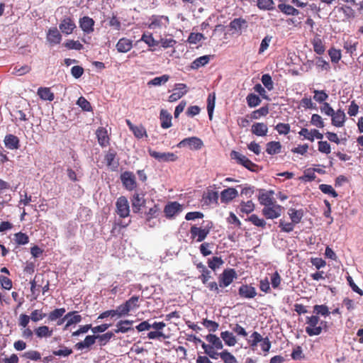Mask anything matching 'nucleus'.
<instances>
[{
    "label": "nucleus",
    "mask_w": 363,
    "mask_h": 363,
    "mask_svg": "<svg viewBox=\"0 0 363 363\" xmlns=\"http://www.w3.org/2000/svg\"><path fill=\"white\" fill-rule=\"evenodd\" d=\"M289 216L294 223L298 224L301 221L303 216V211L302 209L296 210L291 208L289 210Z\"/></svg>",
    "instance_id": "7c9ffc66"
},
{
    "label": "nucleus",
    "mask_w": 363,
    "mask_h": 363,
    "mask_svg": "<svg viewBox=\"0 0 363 363\" xmlns=\"http://www.w3.org/2000/svg\"><path fill=\"white\" fill-rule=\"evenodd\" d=\"M268 113L269 108L267 106H265L252 111V113H251V118L252 119H258L262 116H266Z\"/></svg>",
    "instance_id": "4d7b16f0"
},
{
    "label": "nucleus",
    "mask_w": 363,
    "mask_h": 363,
    "mask_svg": "<svg viewBox=\"0 0 363 363\" xmlns=\"http://www.w3.org/2000/svg\"><path fill=\"white\" fill-rule=\"evenodd\" d=\"M96 340H98L99 345L104 346L113 337V333L112 332H108L103 335H96Z\"/></svg>",
    "instance_id": "5fc2aeb1"
},
{
    "label": "nucleus",
    "mask_w": 363,
    "mask_h": 363,
    "mask_svg": "<svg viewBox=\"0 0 363 363\" xmlns=\"http://www.w3.org/2000/svg\"><path fill=\"white\" fill-rule=\"evenodd\" d=\"M96 340V335H87L84 341L77 342L75 347L77 350H82L86 347L88 348L95 343Z\"/></svg>",
    "instance_id": "c756f323"
},
{
    "label": "nucleus",
    "mask_w": 363,
    "mask_h": 363,
    "mask_svg": "<svg viewBox=\"0 0 363 363\" xmlns=\"http://www.w3.org/2000/svg\"><path fill=\"white\" fill-rule=\"evenodd\" d=\"M212 247H213L212 243L204 242L200 245L199 250H200L201 254L203 257H206V256H208L212 254V251L211 250V249Z\"/></svg>",
    "instance_id": "e2e57ef3"
},
{
    "label": "nucleus",
    "mask_w": 363,
    "mask_h": 363,
    "mask_svg": "<svg viewBox=\"0 0 363 363\" xmlns=\"http://www.w3.org/2000/svg\"><path fill=\"white\" fill-rule=\"evenodd\" d=\"M251 131L254 135L257 136L263 137L267 135L268 128L267 125L264 123H255L252 125Z\"/></svg>",
    "instance_id": "5701e85b"
},
{
    "label": "nucleus",
    "mask_w": 363,
    "mask_h": 363,
    "mask_svg": "<svg viewBox=\"0 0 363 363\" xmlns=\"http://www.w3.org/2000/svg\"><path fill=\"white\" fill-rule=\"evenodd\" d=\"M186 92V85L184 84H178L174 89V92L169 96V101L170 102L176 101L181 99Z\"/></svg>",
    "instance_id": "f3484780"
},
{
    "label": "nucleus",
    "mask_w": 363,
    "mask_h": 363,
    "mask_svg": "<svg viewBox=\"0 0 363 363\" xmlns=\"http://www.w3.org/2000/svg\"><path fill=\"white\" fill-rule=\"evenodd\" d=\"M220 337L228 346H234L237 343L235 336L229 331H224L220 333Z\"/></svg>",
    "instance_id": "2f4dec72"
},
{
    "label": "nucleus",
    "mask_w": 363,
    "mask_h": 363,
    "mask_svg": "<svg viewBox=\"0 0 363 363\" xmlns=\"http://www.w3.org/2000/svg\"><path fill=\"white\" fill-rule=\"evenodd\" d=\"M238 195L235 188H228L221 191L220 200L223 203H228Z\"/></svg>",
    "instance_id": "412c9836"
},
{
    "label": "nucleus",
    "mask_w": 363,
    "mask_h": 363,
    "mask_svg": "<svg viewBox=\"0 0 363 363\" xmlns=\"http://www.w3.org/2000/svg\"><path fill=\"white\" fill-rule=\"evenodd\" d=\"M133 323V320H120L116 324V329L114 330V332L116 333H125L128 332L129 330H133V328L131 327Z\"/></svg>",
    "instance_id": "393cba45"
},
{
    "label": "nucleus",
    "mask_w": 363,
    "mask_h": 363,
    "mask_svg": "<svg viewBox=\"0 0 363 363\" xmlns=\"http://www.w3.org/2000/svg\"><path fill=\"white\" fill-rule=\"evenodd\" d=\"M79 24L80 28L84 33L90 34L94 30L95 21L89 16H83L79 18Z\"/></svg>",
    "instance_id": "ddd939ff"
},
{
    "label": "nucleus",
    "mask_w": 363,
    "mask_h": 363,
    "mask_svg": "<svg viewBox=\"0 0 363 363\" xmlns=\"http://www.w3.org/2000/svg\"><path fill=\"white\" fill-rule=\"evenodd\" d=\"M281 145L278 141H271L266 145V152L267 154L273 155L281 152Z\"/></svg>",
    "instance_id": "cd10ccee"
},
{
    "label": "nucleus",
    "mask_w": 363,
    "mask_h": 363,
    "mask_svg": "<svg viewBox=\"0 0 363 363\" xmlns=\"http://www.w3.org/2000/svg\"><path fill=\"white\" fill-rule=\"evenodd\" d=\"M223 264L224 262L220 257H213L208 259V266L213 271H216Z\"/></svg>",
    "instance_id": "79ce46f5"
},
{
    "label": "nucleus",
    "mask_w": 363,
    "mask_h": 363,
    "mask_svg": "<svg viewBox=\"0 0 363 363\" xmlns=\"http://www.w3.org/2000/svg\"><path fill=\"white\" fill-rule=\"evenodd\" d=\"M306 333L309 336H315L320 335L323 331L327 332L329 326L328 322L320 320V317L315 314L306 318Z\"/></svg>",
    "instance_id": "f257e3e1"
},
{
    "label": "nucleus",
    "mask_w": 363,
    "mask_h": 363,
    "mask_svg": "<svg viewBox=\"0 0 363 363\" xmlns=\"http://www.w3.org/2000/svg\"><path fill=\"white\" fill-rule=\"evenodd\" d=\"M126 123L136 138H142L145 135V129L142 125H134L128 119L126 120Z\"/></svg>",
    "instance_id": "c85d7f7f"
},
{
    "label": "nucleus",
    "mask_w": 363,
    "mask_h": 363,
    "mask_svg": "<svg viewBox=\"0 0 363 363\" xmlns=\"http://www.w3.org/2000/svg\"><path fill=\"white\" fill-rule=\"evenodd\" d=\"M206 340L214 347V349L221 350L223 347V345L220 338L213 334H208L206 336Z\"/></svg>",
    "instance_id": "f704fd0d"
},
{
    "label": "nucleus",
    "mask_w": 363,
    "mask_h": 363,
    "mask_svg": "<svg viewBox=\"0 0 363 363\" xmlns=\"http://www.w3.org/2000/svg\"><path fill=\"white\" fill-rule=\"evenodd\" d=\"M37 94L38 96L44 101H52L55 99L54 94L51 91L49 87H40L38 89Z\"/></svg>",
    "instance_id": "bb28decb"
},
{
    "label": "nucleus",
    "mask_w": 363,
    "mask_h": 363,
    "mask_svg": "<svg viewBox=\"0 0 363 363\" xmlns=\"http://www.w3.org/2000/svg\"><path fill=\"white\" fill-rule=\"evenodd\" d=\"M96 135L99 144L101 147H106L109 144V138L106 128L103 127L99 128L96 131Z\"/></svg>",
    "instance_id": "aec40b11"
},
{
    "label": "nucleus",
    "mask_w": 363,
    "mask_h": 363,
    "mask_svg": "<svg viewBox=\"0 0 363 363\" xmlns=\"http://www.w3.org/2000/svg\"><path fill=\"white\" fill-rule=\"evenodd\" d=\"M140 298L139 296H133L127 300L125 303L118 306L121 315H122V317L128 315V313L130 311L138 308L140 307Z\"/></svg>",
    "instance_id": "39448f33"
},
{
    "label": "nucleus",
    "mask_w": 363,
    "mask_h": 363,
    "mask_svg": "<svg viewBox=\"0 0 363 363\" xmlns=\"http://www.w3.org/2000/svg\"><path fill=\"white\" fill-rule=\"evenodd\" d=\"M4 143L5 146L10 150H18L20 147L18 138L13 134H8L5 136Z\"/></svg>",
    "instance_id": "a211bd4d"
},
{
    "label": "nucleus",
    "mask_w": 363,
    "mask_h": 363,
    "mask_svg": "<svg viewBox=\"0 0 363 363\" xmlns=\"http://www.w3.org/2000/svg\"><path fill=\"white\" fill-rule=\"evenodd\" d=\"M77 104L85 111H91L92 110L91 104L84 96H80L78 99Z\"/></svg>",
    "instance_id": "338daca9"
},
{
    "label": "nucleus",
    "mask_w": 363,
    "mask_h": 363,
    "mask_svg": "<svg viewBox=\"0 0 363 363\" xmlns=\"http://www.w3.org/2000/svg\"><path fill=\"white\" fill-rule=\"evenodd\" d=\"M31 71V67L28 65H23L21 67L15 66L12 69V74L17 76H23Z\"/></svg>",
    "instance_id": "8fccbe9b"
},
{
    "label": "nucleus",
    "mask_w": 363,
    "mask_h": 363,
    "mask_svg": "<svg viewBox=\"0 0 363 363\" xmlns=\"http://www.w3.org/2000/svg\"><path fill=\"white\" fill-rule=\"evenodd\" d=\"M338 11L342 12L347 19L353 18L355 17V12L353 9L349 6H342L337 9Z\"/></svg>",
    "instance_id": "864d4df0"
},
{
    "label": "nucleus",
    "mask_w": 363,
    "mask_h": 363,
    "mask_svg": "<svg viewBox=\"0 0 363 363\" xmlns=\"http://www.w3.org/2000/svg\"><path fill=\"white\" fill-rule=\"evenodd\" d=\"M262 340V336L257 331H255L250 335V340H249L250 346L254 349L255 347L257 346V344Z\"/></svg>",
    "instance_id": "052dcab7"
},
{
    "label": "nucleus",
    "mask_w": 363,
    "mask_h": 363,
    "mask_svg": "<svg viewBox=\"0 0 363 363\" xmlns=\"http://www.w3.org/2000/svg\"><path fill=\"white\" fill-rule=\"evenodd\" d=\"M319 189L323 194L331 195L333 198H336L338 196L331 185L322 184L319 185Z\"/></svg>",
    "instance_id": "13d9d810"
},
{
    "label": "nucleus",
    "mask_w": 363,
    "mask_h": 363,
    "mask_svg": "<svg viewBox=\"0 0 363 363\" xmlns=\"http://www.w3.org/2000/svg\"><path fill=\"white\" fill-rule=\"evenodd\" d=\"M14 240L18 245H26L28 243L29 238L26 233L19 232L14 234Z\"/></svg>",
    "instance_id": "bf43d9fd"
},
{
    "label": "nucleus",
    "mask_w": 363,
    "mask_h": 363,
    "mask_svg": "<svg viewBox=\"0 0 363 363\" xmlns=\"http://www.w3.org/2000/svg\"><path fill=\"white\" fill-rule=\"evenodd\" d=\"M183 210L182 205L177 201L169 202L164 208V213L167 218H172Z\"/></svg>",
    "instance_id": "9d476101"
},
{
    "label": "nucleus",
    "mask_w": 363,
    "mask_h": 363,
    "mask_svg": "<svg viewBox=\"0 0 363 363\" xmlns=\"http://www.w3.org/2000/svg\"><path fill=\"white\" fill-rule=\"evenodd\" d=\"M247 23V21L242 18H235L233 19L230 23V28L231 30H235L236 31H240L242 26L244 25H246Z\"/></svg>",
    "instance_id": "a18cd8bd"
},
{
    "label": "nucleus",
    "mask_w": 363,
    "mask_h": 363,
    "mask_svg": "<svg viewBox=\"0 0 363 363\" xmlns=\"http://www.w3.org/2000/svg\"><path fill=\"white\" fill-rule=\"evenodd\" d=\"M203 145V141L197 137H189L183 139L179 143V147H188L190 150H200Z\"/></svg>",
    "instance_id": "6e6552de"
},
{
    "label": "nucleus",
    "mask_w": 363,
    "mask_h": 363,
    "mask_svg": "<svg viewBox=\"0 0 363 363\" xmlns=\"http://www.w3.org/2000/svg\"><path fill=\"white\" fill-rule=\"evenodd\" d=\"M212 228V223H208L203 228L192 225L190 228L191 238L196 240V242H203L210 233Z\"/></svg>",
    "instance_id": "7ed1b4c3"
},
{
    "label": "nucleus",
    "mask_w": 363,
    "mask_h": 363,
    "mask_svg": "<svg viewBox=\"0 0 363 363\" xmlns=\"http://www.w3.org/2000/svg\"><path fill=\"white\" fill-rule=\"evenodd\" d=\"M283 209V207L276 201L269 206L264 207L262 210V213L266 218L274 219L279 218L281 215Z\"/></svg>",
    "instance_id": "423d86ee"
},
{
    "label": "nucleus",
    "mask_w": 363,
    "mask_h": 363,
    "mask_svg": "<svg viewBox=\"0 0 363 363\" xmlns=\"http://www.w3.org/2000/svg\"><path fill=\"white\" fill-rule=\"evenodd\" d=\"M237 277L238 274L235 269H225L218 277V285L221 288L227 287L232 284Z\"/></svg>",
    "instance_id": "20e7f679"
},
{
    "label": "nucleus",
    "mask_w": 363,
    "mask_h": 363,
    "mask_svg": "<svg viewBox=\"0 0 363 363\" xmlns=\"http://www.w3.org/2000/svg\"><path fill=\"white\" fill-rule=\"evenodd\" d=\"M116 315H117L118 318L122 317V315H121V314H120V310L118 308V306L116 308V310H108V311H106L101 313L99 315L97 319L98 320L99 319H104V318H108L109 316L114 317Z\"/></svg>",
    "instance_id": "680f3d73"
},
{
    "label": "nucleus",
    "mask_w": 363,
    "mask_h": 363,
    "mask_svg": "<svg viewBox=\"0 0 363 363\" xmlns=\"http://www.w3.org/2000/svg\"><path fill=\"white\" fill-rule=\"evenodd\" d=\"M116 152L113 150H109L105 155V162L108 167L116 169L118 166V162L116 161Z\"/></svg>",
    "instance_id": "a878e982"
},
{
    "label": "nucleus",
    "mask_w": 363,
    "mask_h": 363,
    "mask_svg": "<svg viewBox=\"0 0 363 363\" xmlns=\"http://www.w3.org/2000/svg\"><path fill=\"white\" fill-rule=\"evenodd\" d=\"M116 213L121 218H126L130 214L129 202L126 197L121 196L116 202Z\"/></svg>",
    "instance_id": "0eeeda50"
},
{
    "label": "nucleus",
    "mask_w": 363,
    "mask_h": 363,
    "mask_svg": "<svg viewBox=\"0 0 363 363\" xmlns=\"http://www.w3.org/2000/svg\"><path fill=\"white\" fill-rule=\"evenodd\" d=\"M274 191H268L266 192H262L258 196V201L262 206L266 207L276 202V200L273 197Z\"/></svg>",
    "instance_id": "dca6fc26"
},
{
    "label": "nucleus",
    "mask_w": 363,
    "mask_h": 363,
    "mask_svg": "<svg viewBox=\"0 0 363 363\" xmlns=\"http://www.w3.org/2000/svg\"><path fill=\"white\" fill-rule=\"evenodd\" d=\"M46 38L51 45H55L60 43L62 35L57 28H51L48 30Z\"/></svg>",
    "instance_id": "4468645a"
},
{
    "label": "nucleus",
    "mask_w": 363,
    "mask_h": 363,
    "mask_svg": "<svg viewBox=\"0 0 363 363\" xmlns=\"http://www.w3.org/2000/svg\"><path fill=\"white\" fill-rule=\"evenodd\" d=\"M64 46L68 50H81L84 45L79 40H68L64 43Z\"/></svg>",
    "instance_id": "49530a36"
},
{
    "label": "nucleus",
    "mask_w": 363,
    "mask_h": 363,
    "mask_svg": "<svg viewBox=\"0 0 363 363\" xmlns=\"http://www.w3.org/2000/svg\"><path fill=\"white\" fill-rule=\"evenodd\" d=\"M358 44L359 43L357 40L348 38L344 42L343 48L346 52L350 53V55L352 56L356 51Z\"/></svg>",
    "instance_id": "e433bc0d"
},
{
    "label": "nucleus",
    "mask_w": 363,
    "mask_h": 363,
    "mask_svg": "<svg viewBox=\"0 0 363 363\" xmlns=\"http://www.w3.org/2000/svg\"><path fill=\"white\" fill-rule=\"evenodd\" d=\"M296 224L292 221L291 223H286L284 220H279V227L281 228V232L290 233L294 230V225Z\"/></svg>",
    "instance_id": "0e129e2a"
},
{
    "label": "nucleus",
    "mask_w": 363,
    "mask_h": 363,
    "mask_svg": "<svg viewBox=\"0 0 363 363\" xmlns=\"http://www.w3.org/2000/svg\"><path fill=\"white\" fill-rule=\"evenodd\" d=\"M201 323L209 332H216L219 327V324L218 323L207 318L203 319Z\"/></svg>",
    "instance_id": "6e6d98bb"
},
{
    "label": "nucleus",
    "mask_w": 363,
    "mask_h": 363,
    "mask_svg": "<svg viewBox=\"0 0 363 363\" xmlns=\"http://www.w3.org/2000/svg\"><path fill=\"white\" fill-rule=\"evenodd\" d=\"M210 57L208 55H203L195 59L191 65L192 69H196L201 67H203L208 63Z\"/></svg>",
    "instance_id": "58836bf2"
},
{
    "label": "nucleus",
    "mask_w": 363,
    "mask_h": 363,
    "mask_svg": "<svg viewBox=\"0 0 363 363\" xmlns=\"http://www.w3.org/2000/svg\"><path fill=\"white\" fill-rule=\"evenodd\" d=\"M34 333L38 338H48L52 335L53 330L47 325H42L35 328Z\"/></svg>",
    "instance_id": "b1692460"
},
{
    "label": "nucleus",
    "mask_w": 363,
    "mask_h": 363,
    "mask_svg": "<svg viewBox=\"0 0 363 363\" xmlns=\"http://www.w3.org/2000/svg\"><path fill=\"white\" fill-rule=\"evenodd\" d=\"M216 97L214 94H209L207 99V111L210 120L212 119L213 110L215 108Z\"/></svg>",
    "instance_id": "de8ad7c7"
},
{
    "label": "nucleus",
    "mask_w": 363,
    "mask_h": 363,
    "mask_svg": "<svg viewBox=\"0 0 363 363\" xmlns=\"http://www.w3.org/2000/svg\"><path fill=\"white\" fill-rule=\"evenodd\" d=\"M220 357L224 363H238L237 359L227 350L220 352Z\"/></svg>",
    "instance_id": "37998d69"
},
{
    "label": "nucleus",
    "mask_w": 363,
    "mask_h": 363,
    "mask_svg": "<svg viewBox=\"0 0 363 363\" xmlns=\"http://www.w3.org/2000/svg\"><path fill=\"white\" fill-rule=\"evenodd\" d=\"M238 294L242 298H254L257 293L256 289L251 284H242L238 289Z\"/></svg>",
    "instance_id": "f8f14e48"
},
{
    "label": "nucleus",
    "mask_w": 363,
    "mask_h": 363,
    "mask_svg": "<svg viewBox=\"0 0 363 363\" xmlns=\"http://www.w3.org/2000/svg\"><path fill=\"white\" fill-rule=\"evenodd\" d=\"M313 99L318 103H324L328 99V94L324 90H314Z\"/></svg>",
    "instance_id": "603ef678"
},
{
    "label": "nucleus",
    "mask_w": 363,
    "mask_h": 363,
    "mask_svg": "<svg viewBox=\"0 0 363 363\" xmlns=\"http://www.w3.org/2000/svg\"><path fill=\"white\" fill-rule=\"evenodd\" d=\"M172 115L165 110L160 111L161 126L163 128H168L172 126Z\"/></svg>",
    "instance_id": "c9c22d12"
},
{
    "label": "nucleus",
    "mask_w": 363,
    "mask_h": 363,
    "mask_svg": "<svg viewBox=\"0 0 363 363\" xmlns=\"http://www.w3.org/2000/svg\"><path fill=\"white\" fill-rule=\"evenodd\" d=\"M66 312L65 308H55V310L50 311L48 315V322L56 321L57 320L62 318Z\"/></svg>",
    "instance_id": "72a5a7b5"
},
{
    "label": "nucleus",
    "mask_w": 363,
    "mask_h": 363,
    "mask_svg": "<svg viewBox=\"0 0 363 363\" xmlns=\"http://www.w3.org/2000/svg\"><path fill=\"white\" fill-rule=\"evenodd\" d=\"M257 6L260 10L271 11L274 9L273 0H257Z\"/></svg>",
    "instance_id": "a19ab883"
},
{
    "label": "nucleus",
    "mask_w": 363,
    "mask_h": 363,
    "mask_svg": "<svg viewBox=\"0 0 363 363\" xmlns=\"http://www.w3.org/2000/svg\"><path fill=\"white\" fill-rule=\"evenodd\" d=\"M230 158L235 160L237 164H240L251 172H257L258 169V165L252 162L246 156L242 154L233 150L230 152Z\"/></svg>",
    "instance_id": "f03ea898"
},
{
    "label": "nucleus",
    "mask_w": 363,
    "mask_h": 363,
    "mask_svg": "<svg viewBox=\"0 0 363 363\" xmlns=\"http://www.w3.org/2000/svg\"><path fill=\"white\" fill-rule=\"evenodd\" d=\"M246 100L247 105L251 108L259 106L262 101L260 98L255 94H249Z\"/></svg>",
    "instance_id": "3c124183"
},
{
    "label": "nucleus",
    "mask_w": 363,
    "mask_h": 363,
    "mask_svg": "<svg viewBox=\"0 0 363 363\" xmlns=\"http://www.w3.org/2000/svg\"><path fill=\"white\" fill-rule=\"evenodd\" d=\"M246 220L251 222L254 225L257 227H261L264 228L266 225L265 220L262 218H259L256 214H252L246 219Z\"/></svg>",
    "instance_id": "09e8293b"
},
{
    "label": "nucleus",
    "mask_w": 363,
    "mask_h": 363,
    "mask_svg": "<svg viewBox=\"0 0 363 363\" xmlns=\"http://www.w3.org/2000/svg\"><path fill=\"white\" fill-rule=\"evenodd\" d=\"M116 47L118 52H127L133 48V41L126 38H122L118 41Z\"/></svg>",
    "instance_id": "4be33fe9"
},
{
    "label": "nucleus",
    "mask_w": 363,
    "mask_h": 363,
    "mask_svg": "<svg viewBox=\"0 0 363 363\" xmlns=\"http://www.w3.org/2000/svg\"><path fill=\"white\" fill-rule=\"evenodd\" d=\"M274 128L279 135H287L291 130V127L289 123H279Z\"/></svg>",
    "instance_id": "69168bd1"
},
{
    "label": "nucleus",
    "mask_w": 363,
    "mask_h": 363,
    "mask_svg": "<svg viewBox=\"0 0 363 363\" xmlns=\"http://www.w3.org/2000/svg\"><path fill=\"white\" fill-rule=\"evenodd\" d=\"M132 208L134 213H138L145 204L144 195L135 193L131 199Z\"/></svg>",
    "instance_id": "6ab92c4d"
},
{
    "label": "nucleus",
    "mask_w": 363,
    "mask_h": 363,
    "mask_svg": "<svg viewBox=\"0 0 363 363\" xmlns=\"http://www.w3.org/2000/svg\"><path fill=\"white\" fill-rule=\"evenodd\" d=\"M278 9L286 15L298 16L299 14V11L289 4H280L278 5Z\"/></svg>",
    "instance_id": "4c0bfd02"
},
{
    "label": "nucleus",
    "mask_w": 363,
    "mask_h": 363,
    "mask_svg": "<svg viewBox=\"0 0 363 363\" xmlns=\"http://www.w3.org/2000/svg\"><path fill=\"white\" fill-rule=\"evenodd\" d=\"M261 81L264 86L269 90L272 91L274 89V83L272 77L269 74H264L262 76Z\"/></svg>",
    "instance_id": "774afa93"
},
{
    "label": "nucleus",
    "mask_w": 363,
    "mask_h": 363,
    "mask_svg": "<svg viewBox=\"0 0 363 363\" xmlns=\"http://www.w3.org/2000/svg\"><path fill=\"white\" fill-rule=\"evenodd\" d=\"M331 123L333 125L340 128L342 127L346 121V115L343 110L338 109L334 111V115L331 116Z\"/></svg>",
    "instance_id": "2eb2a0df"
},
{
    "label": "nucleus",
    "mask_w": 363,
    "mask_h": 363,
    "mask_svg": "<svg viewBox=\"0 0 363 363\" xmlns=\"http://www.w3.org/2000/svg\"><path fill=\"white\" fill-rule=\"evenodd\" d=\"M313 313L317 315H321L323 317H327L330 315V312L329 311L328 307L325 304L321 305H315L313 306Z\"/></svg>",
    "instance_id": "ea45409f"
},
{
    "label": "nucleus",
    "mask_w": 363,
    "mask_h": 363,
    "mask_svg": "<svg viewBox=\"0 0 363 363\" xmlns=\"http://www.w3.org/2000/svg\"><path fill=\"white\" fill-rule=\"evenodd\" d=\"M240 206V212L246 214L252 213L255 208V203L252 201H242Z\"/></svg>",
    "instance_id": "c03bdc74"
},
{
    "label": "nucleus",
    "mask_w": 363,
    "mask_h": 363,
    "mask_svg": "<svg viewBox=\"0 0 363 363\" xmlns=\"http://www.w3.org/2000/svg\"><path fill=\"white\" fill-rule=\"evenodd\" d=\"M59 28L62 33L69 35L76 28V24L71 17L65 16L61 21Z\"/></svg>",
    "instance_id": "9b49d317"
},
{
    "label": "nucleus",
    "mask_w": 363,
    "mask_h": 363,
    "mask_svg": "<svg viewBox=\"0 0 363 363\" xmlns=\"http://www.w3.org/2000/svg\"><path fill=\"white\" fill-rule=\"evenodd\" d=\"M311 43L313 45L315 52L318 55H322L324 53L325 48L323 45V40L319 36H315L312 40Z\"/></svg>",
    "instance_id": "473e14b6"
},
{
    "label": "nucleus",
    "mask_w": 363,
    "mask_h": 363,
    "mask_svg": "<svg viewBox=\"0 0 363 363\" xmlns=\"http://www.w3.org/2000/svg\"><path fill=\"white\" fill-rule=\"evenodd\" d=\"M121 180L123 185L128 191H133L137 186L135 174L131 172L126 171L122 173Z\"/></svg>",
    "instance_id": "1a4fd4ad"
}]
</instances>
